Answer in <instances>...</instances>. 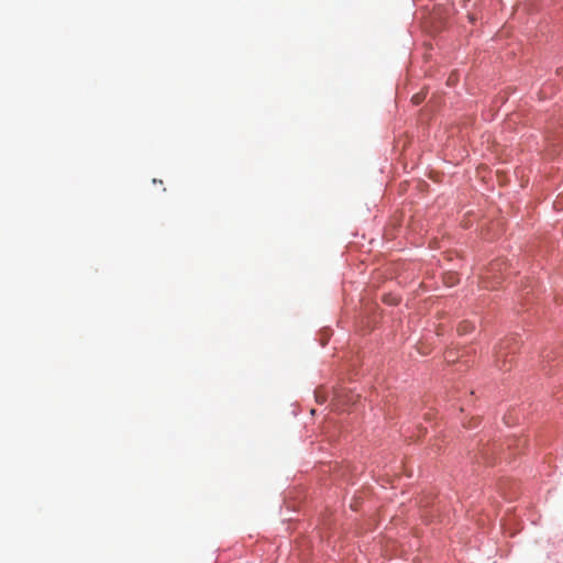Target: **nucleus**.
I'll list each match as a JSON object with an SVG mask.
<instances>
[{
    "label": "nucleus",
    "mask_w": 563,
    "mask_h": 563,
    "mask_svg": "<svg viewBox=\"0 0 563 563\" xmlns=\"http://www.w3.org/2000/svg\"><path fill=\"white\" fill-rule=\"evenodd\" d=\"M517 350V342L514 338L503 340L495 351V364L501 371H509L512 364V355Z\"/></svg>",
    "instance_id": "obj_1"
},
{
    "label": "nucleus",
    "mask_w": 563,
    "mask_h": 563,
    "mask_svg": "<svg viewBox=\"0 0 563 563\" xmlns=\"http://www.w3.org/2000/svg\"><path fill=\"white\" fill-rule=\"evenodd\" d=\"M474 323L467 320H463L457 325V332L460 334H466L474 330Z\"/></svg>",
    "instance_id": "obj_2"
},
{
    "label": "nucleus",
    "mask_w": 563,
    "mask_h": 563,
    "mask_svg": "<svg viewBox=\"0 0 563 563\" xmlns=\"http://www.w3.org/2000/svg\"><path fill=\"white\" fill-rule=\"evenodd\" d=\"M383 299L388 305H397L399 302V299L394 295H385Z\"/></svg>",
    "instance_id": "obj_3"
},
{
    "label": "nucleus",
    "mask_w": 563,
    "mask_h": 563,
    "mask_svg": "<svg viewBox=\"0 0 563 563\" xmlns=\"http://www.w3.org/2000/svg\"><path fill=\"white\" fill-rule=\"evenodd\" d=\"M412 100L416 102V103H419L421 100H422V97H420V95H416Z\"/></svg>",
    "instance_id": "obj_4"
}]
</instances>
